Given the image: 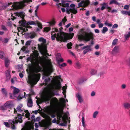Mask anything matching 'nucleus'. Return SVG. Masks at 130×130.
<instances>
[{
	"instance_id": "nucleus-1",
	"label": "nucleus",
	"mask_w": 130,
	"mask_h": 130,
	"mask_svg": "<svg viewBox=\"0 0 130 130\" xmlns=\"http://www.w3.org/2000/svg\"><path fill=\"white\" fill-rule=\"evenodd\" d=\"M39 41L42 43L41 45L38 44L39 51L43 55V57L39 56L37 52H33V54L30 56L27 59V61H29L31 63V66L32 68L33 72H31L28 74V82L32 86L36 84L39 80L40 75L35 73L39 72L41 70V67L39 65L40 64L44 69V75L42 79L45 78L44 85H47V87L46 91H55L56 89H59L61 86L60 83L56 84H52L51 83L52 81L48 76L53 71L52 66L50 60L48 59L46 56H49L47 53L46 47L45 44L46 40L44 38L41 37Z\"/></svg>"
},
{
	"instance_id": "nucleus-2",
	"label": "nucleus",
	"mask_w": 130,
	"mask_h": 130,
	"mask_svg": "<svg viewBox=\"0 0 130 130\" xmlns=\"http://www.w3.org/2000/svg\"><path fill=\"white\" fill-rule=\"evenodd\" d=\"M50 104L54 108L49 106L45 107L44 111L46 113H44L42 115V117L45 119L43 122L44 126L48 127L52 124L51 119L48 115L51 116L52 118H55L57 115V120L59 122L62 121L64 122L60 125L62 126H66V120L68 119V112L64 113L63 109L61 110L59 109V101L56 98H53L51 99Z\"/></svg>"
},
{
	"instance_id": "nucleus-3",
	"label": "nucleus",
	"mask_w": 130,
	"mask_h": 130,
	"mask_svg": "<svg viewBox=\"0 0 130 130\" xmlns=\"http://www.w3.org/2000/svg\"><path fill=\"white\" fill-rule=\"evenodd\" d=\"M51 39L53 40L56 38L58 40H61L65 41L69 39L72 38L74 35L73 33L68 34L64 32H59L57 29L54 28L52 29Z\"/></svg>"
},
{
	"instance_id": "nucleus-4",
	"label": "nucleus",
	"mask_w": 130,
	"mask_h": 130,
	"mask_svg": "<svg viewBox=\"0 0 130 130\" xmlns=\"http://www.w3.org/2000/svg\"><path fill=\"white\" fill-rule=\"evenodd\" d=\"M14 14L16 16H18L20 17L22 19L21 21H20L19 23L20 24V26H23L24 27H26V24L32 25L35 24L36 23L32 21H29L26 22L25 20H24V17L25 16V13L22 12H20L19 13H15ZM21 29L23 30L24 32H26L28 31V29L26 28H21Z\"/></svg>"
},
{
	"instance_id": "nucleus-5",
	"label": "nucleus",
	"mask_w": 130,
	"mask_h": 130,
	"mask_svg": "<svg viewBox=\"0 0 130 130\" xmlns=\"http://www.w3.org/2000/svg\"><path fill=\"white\" fill-rule=\"evenodd\" d=\"M94 34L91 32H88L82 29L79 31L77 35L78 39L80 40H84L88 41L93 38Z\"/></svg>"
},
{
	"instance_id": "nucleus-6",
	"label": "nucleus",
	"mask_w": 130,
	"mask_h": 130,
	"mask_svg": "<svg viewBox=\"0 0 130 130\" xmlns=\"http://www.w3.org/2000/svg\"><path fill=\"white\" fill-rule=\"evenodd\" d=\"M23 105L22 104H20L18 105L16 108L17 110L15 108H14V113H17V111L20 112L22 114V116H25L26 118H28V120H29L30 118H29L30 116V113L27 110H25L22 108Z\"/></svg>"
},
{
	"instance_id": "nucleus-7",
	"label": "nucleus",
	"mask_w": 130,
	"mask_h": 130,
	"mask_svg": "<svg viewBox=\"0 0 130 130\" xmlns=\"http://www.w3.org/2000/svg\"><path fill=\"white\" fill-rule=\"evenodd\" d=\"M12 8L11 9L16 10L21 8L22 7V4L20 2H15L13 4L11 3H6L4 4L3 7V8L4 9L6 7H8L10 5Z\"/></svg>"
},
{
	"instance_id": "nucleus-8",
	"label": "nucleus",
	"mask_w": 130,
	"mask_h": 130,
	"mask_svg": "<svg viewBox=\"0 0 130 130\" xmlns=\"http://www.w3.org/2000/svg\"><path fill=\"white\" fill-rule=\"evenodd\" d=\"M8 122H6L4 123V124L7 127H11L12 129L13 130L15 129L16 127L14 125L17 123V121L15 120H8Z\"/></svg>"
},
{
	"instance_id": "nucleus-9",
	"label": "nucleus",
	"mask_w": 130,
	"mask_h": 130,
	"mask_svg": "<svg viewBox=\"0 0 130 130\" xmlns=\"http://www.w3.org/2000/svg\"><path fill=\"white\" fill-rule=\"evenodd\" d=\"M34 123H32L30 122H28L25 124L24 130H31V129H34Z\"/></svg>"
},
{
	"instance_id": "nucleus-10",
	"label": "nucleus",
	"mask_w": 130,
	"mask_h": 130,
	"mask_svg": "<svg viewBox=\"0 0 130 130\" xmlns=\"http://www.w3.org/2000/svg\"><path fill=\"white\" fill-rule=\"evenodd\" d=\"M92 45H87L83 47L82 48L83 50H84L83 52V54H85L87 53L90 51L92 50Z\"/></svg>"
},
{
	"instance_id": "nucleus-11",
	"label": "nucleus",
	"mask_w": 130,
	"mask_h": 130,
	"mask_svg": "<svg viewBox=\"0 0 130 130\" xmlns=\"http://www.w3.org/2000/svg\"><path fill=\"white\" fill-rule=\"evenodd\" d=\"M10 105L9 101L7 102L3 106H1L0 107V109L4 111L6 110Z\"/></svg>"
},
{
	"instance_id": "nucleus-12",
	"label": "nucleus",
	"mask_w": 130,
	"mask_h": 130,
	"mask_svg": "<svg viewBox=\"0 0 130 130\" xmlns=\"http://www.w3.org/2000/svg\"><path fill=\"white\" fill-rule=\"evenodd\" d=\"M89 4V2L84 1H82L80 3L78 4V7H85L88 6Z\"/></svg>"
},
{
	"instance_id": "nucleus-13",
	"label": "nucleus",
	"mask_w": 130,
	"mask_h": 130,
	"mask_svg": "<svg viewBox=\"0 0 130 130\" xmlns=\"http://www.w3.org/2000/svg\"><path fill=\"white\" fill-rule=\"evenodd\" d=\"M70 6L72 8L70 9V11L74 14H76L77 12V11L74 8L75 7V5L73 4H71Z\"/></svg>"
},
{
	"instance_id": "nucleus-14",
	"label": "nucleus",
	"mask_w": 130,
	"mask_h": 130,
	"mask_svg": "<svg viewBox=\"0 0 130 130\" xmlns=\"http://www.w3.org/2000/svg\"><path fill=\"white\" fill-rule=\"evenodd\" d=\"M22 114H19V115L16 118H15L14 119H13L14 120H15L16 121H17V124L18 122L20 123H21L22 122V117L21 116Z\"/></svg>"
},
{
	"instance_id": "nucleus-15",
	"label": "nucleus",
	"mask_w": 130,
	"mask_h": 130,
	"mask_svg": "<svg viewBox=\"0 0 130 130\" xmlns=\"http://www.w3.org/2000/svg\"><path fill=\"white\" fill-rule=\"evenodd\" d=\"M27 105L28 107H31L32 106V101L31 98L29 97L27 99Z\"/></svg>"
},
{
	"instance_id": "nucleus-16",
	"label": "nucleus",
	"mask_w": 130,
	"mask_h": 130,
	"mask_svg": "<svg viewBox=\"0 0 130 130\" xmlns=\"http://www.w3.org/2000/svg\"><path fill=\"white\" fill-rule=\"evenodd\" d=\"M6 80H9L11 77L10 72L9 70H7L5 72Z\"/></svg>"
},
{
	"instance_id": "nucleus-17",
	"label": "nucleus",
	"mask_w": 130,
	"mask_h": 130,
	"mask_svg": "<svg viewBox=\"0 0 130 130\" xmlns=\"http://www.w3.org/2000/svg\"><path fill=\"white\" fill-rule=\"evenodd\" d=\"M11 88L13 89V94L14 95H16L20 91L19 89L13 86H11Z\"/></svg>"
},
{
	"instance_id": "nucleus-18",
	"label": "nucleus",
	"mask_w": 130,
	"mask_h": 130,
	"mask_svg": "<svg viewBox=\"0 0 130 130\" xmlns=\"http://www.w3.org/2000/svg\"><path fill=\"white\" fill-rule=\"evenodd\" d=\"M65 1H62V3H59L58 5V7H60L59 6H62L63 7H68L69 6V4L68 3L65 4Z\"/></svg>"
},
{
	"instance_id": "nucleus-19",
	"label": "nucleus",
	"mask_w": 130,
	"mask_h": 130,
	"mask_svg": "<svg viewBox=\"0 0 130 130\" xmlns=\"http://www.w3.org/2000/svg\"><path fill=\"white\" fill-rule=\"evenodd\" d=\"M76 96L79 102L81 103L83 101L82 98L81 94L79 93H77L76 94Z\"/></svg>"
},
{
	"instance_id": "nucleus-20",
	"label": "nucleus",
	"mask_w": 130,
	"mask_h": 130,
	"mask_svg": "<svg viewBox=\"0 0 130 130\" xmlns=\"http://www.w3.org/2000/svg\"><path fill=\"white\" fill-rule=\"evenodd\" d=\"M102 6L101 7V10H103L105 9H107V7H108V5L107 3H103L102 4H101Z\"/></svg>"
},
{
	"instance_id": "nucleus-21",
	"label": "nucleus",
	"mask_w": 130,
	"mask_h": 130,
	"mask_svg": "<svg viewBox=\"0 0 130 130\" xmlns=\"http://www.w3.org/2000/svg\"><path fill=\"white\" fill-rule=\"evenodd\" d=\"M5 67H8L10 63V61L7 58L5 59Z\"/></svg>"
},
{
	"instance_id": "nucleus-22",
	"label": "nucleus",
	"mask_w": 130,
	"mask_h": 130,
	"mask_svg": "<svg viewBox=\"0 0 130 130\" xmlns=\"http://www.w3.org/2000/svg\"><path fill=\"white\" fill-rule=\"evenodd\" d=\"M119 50V47L116 46L112 50V53H117Z\"/></svg>"
},
{
	"instance_id": "nucleus-23",
	"label": "nucleus",
	"mask_w": 130,
	"mask_h": 130,
	"mask_svg": "<svg viewBox=\"0 0 130 130\" xmlns=\"http://www.w3.org/2000/svg\"><path fill=\"white\" fill-rule=\"evenodd\" d=\"M121 13L123 14L128 15L129 16H130V11H126L123 10L121 11Z\"/></svg>"
},
{
	"instance_id": "nucleus-24",
	"label": "nucleus",
	"mask_w": 130,
	"mask_h": 130,
	"mask_svg": "<svg viewBox=\"0 0 130 130\" xmlns=\"http://www.w3.org/2000/svg\"><path fill=\"white\" fill-rule=\"evenodd\" d=\"M21 50L23 51V52L25 53H27L29 52V51L28 50L27 47L25 46H23L21 48Z\"/></svg>"
},
{
	"instance_id": "nucleus-25",
	"label": "nucleus",
	"mask_w": 130,
	"mask_h": 130,
	"mask_svg": "<svg viewBox=\"0 0 130 130\" xmlns=\"http://www.w3.org/2000/svg\"><path fill=\"white\" fill-rule=\"evenodd\" d=\"M108 28L106 27H103L102 29L101 30L102 33L103 34H105L108 31Z\"/></svg>"
},
{
	"instance_id": "nucleus-26",
	"label": "nucleus",
	"mask_w": 130,
	"mask_h": 130,
	"mask_svg": "<svg viewBox=\"0 0 130 130\" xmlns=\"http://www.w3.org/2000/svg\"><path fill=\"white\" fill-rule=\"evenodd\" d=\"M75 67L76 68L80 69L81 67V64L79 62H77L75 63Z\"/></svg>"
},
{
	"instance_id": "nucleus-27",
	"label": "nucleus",
	"mask_w": 130,
	"mask_h": 130,
	"mask_svg": "<svg viewBox=\"0 0 130 130\" xmlns=\"http://www.w3.org/2000/svg\"><path fill=\"white\" fill-rule=\"evenodd\" d=\"M5 54L4 52L0 51V58L2 59H4Z\"/></svg>"
},
{
	"instance_id": "nucleus-28",
	"label": "nucleus",
	"mask_w": 130,
	"mask_h": 130,
	"mask_svg": "<svg viewBox=\"0 0 130 130\" xmlns=\"http://www.w3.org/2000/svg\"><path fill=\"white\" fill-rule=\"evenodd\" d=\"M47 23L49 24V25L52 26L55 25L56 22L54 20H53L50 22H47Z\"/></svg>"
},
{
	"instance_id": "nucleus-29",
	"label": "nucleus",
	"mask_w": 130,
	"mask_h": 130,
	"mask_svg": "<svg viewBox=\"0 0 130 130\" xmlns=\"http://www.w3.org/2000/svg\"><path fill=\"white\" fill-rule=\"evenodd\" d=\"M51 29V27H45L44 28V31L48 32Z\"/></svg>"
},
{
	"instance_id": "nucleus-30",
	"label": "nucleus",
	"mask_w": 130,
	"mask_h": 130,
	"mask_svg": "<svg viewBox=\"0 0 130 130\" xmlns=\"http://www.w3.org/2000/svg\"><path fill=\"white\" fill-rule=\"evenodd\" d=\"M60 102L63 103H65L66 102H68V101L67 100H65L63 98H61L60 99Z\"/></svg>"
},
{
	"instance_id": "nucleus-31",
	"label": "nucleus",
	"mask_w": 130,
	"mask_h": 130,
	"mask_svg": "<svg viewBox=\"0 0 130 130\" xmlns=\"http://www.w3.org/2000/svg\"><path fill=\"white\" fill-rule=\"evenodd\" d=\"M124 107L127 109H128L130 107L129 104L128 103H125L124 104Z\"/></svg>"
},
{
	"instance_id": "nucleus-32",
	"label": "nucleus",
	"mask_w": 130,
	"mask_h": 130,
	"mask_svg": "<svg viewBox=\"0 0 130 130\" xmlns=\"http://www.w3.org/2000/svg\"><path fill=\"white\" fill-rule=\"evenodd\" d=\"M67 21V20L65 18V17L62 20V21L61 22L58 24L59 26H61L63 23L64 25V23Z\"/></svg>"
},
{
	"instance_id": "nucleus-33",
	"label": "nucleus",
	"mask_w": 130,
	"mask_h": 130,
	"mask_svg": "<svg viewBox=\"0 0 130 130\" xmlns=\"http://www.w3.org/2000/svg\"><path fill=\"white\" fill-rule=\"evenodd\" d=\"M24 95L22 96H21V95L20 94V95L17 97V99L18 100H20L21 99L24 98H25V95L26 94L25 92H24Z\"/></svg>"
},
{
	"instance_id": "nucleus-34",
	"label": "nucleus",
	"mask_w": 130,
	"mask_h": 130,
	"mask_svg": "<svg viewBox=\"0 0 130 130\" xmlns=\"http://www.w3.org/2000/svg\"><path fill=\"white\" fill-rule=\"evenodd\" d=\"M98 113L99 112L98 111H95L93 113V118H96V116L98 114Z\"/></svg>"
},
{
	"instance_id": "nucleus-35",
	"label": "nucleus",
	"mask_w": 130,
	"mask_h": 130,
	"mask_svg": "<svg viewBox=\"0 0 130 130\" xmlns=\"http://www.w3.org/2000/svg\"><path fill=\"white\" fill-rule=\"evenodd\" d=\"M96 73V71L94 69H92L90 72V73L92 75L95 74Z\"/></svg>"
},
{
	"instance_id": "nucleus-36",
	"label": "nucleus",
	"mask_w": 130,
	"mask_h": 130,
	"mask_svg": "<svg viewBox=\"0 0 130 130\" xmlns=\"http://www.w3.org/2000/svg\"><path fill=\"white\" fill-rule=\"evenodd\" d=\"M1 91L3 94L6 95L7 94V91L6 89L4 88H2L1 89Z\"/></svg>"
},
{
	"instance_id": "nucleus-37",
	"label": "nucleus",
	"mask_w": 130,
	"mask_h": 130,
	"mask_svg": "<svg viewBox=\"0 0 130 130\" xmlns=\"http://www.w3.org/2000/svg\"><path fill=\"white\" fill-rule=\"evenodd\" d=\"M57 60L58 62V64H59V63H60L63 62L64 61L63 59L61 58H60L59 59L58 58Z\"/></svg>"
},
{
	"instance_id": "nucleus-38",
	"label": "nucleus",
	"mask_w": 130,
	"mask_h": 130,
	"mask_svg": "<svg viewBox=\"0 0 130 130\" xmlns=\"http://www.w3.org/2000/svg\"><path fill=\"white\" fill-rule=\"evenodd\" d=\"M125 38L126 40H127L130 37V32H129L128 34L124 35Z\"/></svg>"
},
{
	"instance_id": "nucleus-39",
	"label": "nucleus",
	"mask_w": 130,
	"mask_h": 130,
	"mask_svg": "<svg viewBox=\"0 0 130 130\" xmlns=\"http://www.w3.org/2000/svg\"><path fill=\"white\" fill-rule=\"evenodd\" d=\"M9 40V39L7 38H4L2 40V41L5 43H7Z\"/></svg>"
},
{
	"instance_id": "nucleus-40",
	"label": "nucleus",
	"mask_w": 130,
	"mask_h": 130,
	"mask_svg": "<svg viewBox=\"0 0 130 130\" xmlns=\"http://www.w3.org/2000/svg\"><path fill=\"white\" fill-rule=\"evenodd\" d=\"M67 86H63L62 87V90L63 91L62 93L64 95V93H66V89H67Z\"/></svg>"
},
{
	"instance_id": "nucleus-41",
	"label": "nucleus",
	"mask_w": 130,
	"mask_h": 130,
	"mask_svg": "<svg viewBox=\"0 0 130 130\" xmlns=\"http://www.w3.org/2000/svg\"><path fill=\"white\" fill-rule=\"evenodd\" d=\"M59 67L60 68H61V67H64L66 66L67 64L65 63H63L62 64H60V63H59V64H58Z\"/></svg>"
},
{
	"instance_id": "nucleus-42",
	"label": "nucleus",
	"mask_w": 130,
	"mask_h": 130,
	"mask_svg": "<svg viewBox=\"0 0 130 130\" xmlns=\"http://www.w3.org/2000/svg\"><path fill=\"white\" fill-rule=\"evenodd\" d=\"M82 123L83 126L84 127H85V119L83 117H82Z\"/></svg>"
},
{
	"instance_id": "nucleus-43",
	"label": "nucleus",
	"mask_w": 130,
	"mask_h": 130,
	"mask_svg": "<svg viewBox=\"0 0 130 130\" xmlns=\"http://www.w3.org/2000/svg\"><path fill=\"white\" fill-rule=\"evenodd\" d=\"M72 46V43L71 42L68 43L67 44V46L69 49H71V46Z\"/></svg>"
},
{
	"instance_id": "nucleus-44",
	"label": "nucleus",
	"mask_w": 130,
	"mask_h": 130,
	"mask_svg": "<svg viewBox=\"0 0 130 130\" xmlns=\"http://www.w3.org/2000/svg\"><path fill=\"white\" fill-rule=\"evenodd\" d=\"M104 24L106 25L109 27H111L112 26V24L108 23L107 21L105 22L104 23Z\"/></svg>"
},
{
	"instance_id": "nucleus-45",
	"label": "nucleus",
	"mask_w": 130,
	"mask_h": 130,
	"mask_svg": "<svg viewBox=\"0 0 130 130\" xmlns=\"http://www.w3.org/2000/svg\"><path fill=\"white\" fill-rule=\"evenodd\" d=\"M38 27L41 29L42 28V24L39 22H37V23Z\"/></svg>"
},
{
	"instance_id": "nucleus-46",
	"label": "nucleus",
	"mask_w": 130,
	"mask_h": 130,
	"mask_svg": "<svg viewBox=\"0 0 130 130\" xmlns=\"http://www.w3.org/2000/svg\"><path fill=\"white\" fill-rule=\"evenodd\" d=\"M36 35V34L35 33H33L30 34L29 35V36L30 38H34Z\"/></svg>"
},
{
	"instance_id": "nucleus-47",
	"label": "nucleus",
	"mask_w": 130,
	"mask_h": 130,
	"mask_svg": "<svg viewBox=\"0 0 130 130\" xmlns=\"http://www.w3.org/2000/svg\"><path fill=\"white\" fill-rule=\"evenodd\" d=\"M17 80L16 78L14 77L11 78V82L12 83L14 84L15 81Z\"/></svg>"
},
{
	"instance_id": "nucleus-48",
	"label": "nucleus",
	"mask_w": 130,
	"mask_h": 130,
	"mask_svg": "<svg viewBox=\"0 0 130 130\" xmlns=\"http://www.w3.org/2000/svg\"><path fill=\"white\" fill-rule=\"evenodd\" d=\"M129 6L128 5H126L124 6V9L127 10H129Z\"/></svg>"
},
{
	"instance_id": "nucleus-49",
	"label": "nucleus",
	"mask_w": 130,
	"mask_h": 130,
	"mask_svg": "<svg viewBox=\"0 0 130 130\" xmlns=\"http://www.w3.org/2000/svg\"><path fill=\"white\" fill-rule=\"evenodd\" d=\"M118 41V39H115L113 41L112 44L113 45H115Z\"/></svg>"
},
{
	"instance_id": "nucleus-50",
	"label": "nucleus",
	"mask_w": 130,
	"mask_h": 130,
	"mask_svg": "<svg viewBox=\"0 0 130 130\" xmlns=\"http://www.w3.org/2000/svg\"><path fill=\"white\" fill-rule=\"evenodd\" d=\"M117 2L115 0H112L110 2V4H111L113 3L116 4Z\"/></svg>"
},
{
	"instance_id": "nucleus-51",
	"label": "nucleus",
	"mask_w": 130,
	"mask_h": 130,
	"mask_svg": "<svg viewBox=\"0 0 130 130\" xmlns=\"http://www.w3.org/2000/svg\"><path fill=\"white\" fill-rule=\"evenodd\" d=\"M61 58V55L60 53H58L57 55L56 56V59L57 60V59L58 58L59 59L60 58Z\"/></svg>"
},
{
	"instance_id": "nucleus-52",
	"label": "nucleus",
	"mask_w": 130,
	"mask_h": 130,
	"mask_svg": "<svg viewBox=\"0 0 130 130\" xmlns=\"http://www.w3.org/2000/svg\"><path fill=\"white\" fill-rule=\"evenodd\" d=\"M34 10V8L33 7L29 9V12L31 13Z\"/></svg>"
},
{
	"instance_id": "nucleus-53",
	"label": "nucleus",
	"mask_w": 130,
	"mask_h": 130,
	"mask_svg": "<svg viewBox=\"0 0 130 130\" xmlns=\"http://www.w3.org/2000/svg\"><path fill=\"white\" fill-rule=\"evenodd\" d=\"M98 26L99 28H101L103 27V23H101L98 24Z\"/></svg>"
},
{
	"instance_id": "nucleus-54",
	"label": "nucleus",
	"mask_w": 130,
	"mask_h": 130,
	"mask_svg": "<svg viewBox=\"0 0 130 130\" xmlns=\"http://www.w3.org/2000/svg\"><path fill=\"white\" fill-rule=\"evenodd\" d=\"M118 27V25L117 24H115L113 26L112 28H117Z\"/></svg>"
},
{
	"instance_id": "nucleus-55",
	"label": "nucleus",
	"mask_w": 130,
	"mask_h": 130,
	"mask_svg": "<svg viewBox=\"0 0 130 130\" xmlns=\"http://www.w3.org/2000/svg\"><path fill=\"white\" fill-rule=\"evenodd\" d=\"M15 95H14L13 94H10V98L12 99H14V97L15 96Z\"/></svg>"
},
{
	"instance_id": "nucleus-56",
	"label": "nucleus",
	"mask_w": 130,
	"mask_h": 130,
	"mask_svg": "<svg viewBox=\"0 0 130 130\" xmlns=\"http://www.w3.org/2000/svg\"><path fill=\"white\" fill-rule=\"evenodd\" d=\"M101 19H98L96 21V23L98 24L101 22Z\"/></svg>"
},
{
	"instance_id": "nucleus-57",
	"label": "nucleus",
	"mask_w": 130,
	"mask_h": 130,
	"mask_svg": "<svg viewBox=\"0 0 130 130\" xmlns=\"http://www.w3.org/2000/svg\"><path fill=\"white\" fill-rule=\"evenodd\" d=\"M31 43L30 41H27L26 43V45H30Z\"/></svg>"
},
{
	"instance_id": "nucleus-58",
	"label": "nucleus",
	"mask_w": 130,
	"mask_h": 130,
	"mask_svg": "<svg viewBox=\"0 0 130 130\" xmlns=\"http://www.w3.org/2000/svg\"><path fill=\"white\" fill-rule=\"evenodd\" d=\"M107 9H108V12H109L111 11V8L110 7H109L108 6V7H107Z\"/></svg>"
},
{
	"instance_id": "nucleus-59",
	"label": "nucleus",
	"mask_w": 130,
	"mask_h": 130,
	"mask_svg": "<svg viewBox=\"0 0 130 130\" xmlns=\"http://www.w3.org/2000/svg\"><path fill=\"white\" fill-rule=\"evenodd\" d=\"M126 86L125 84H123L122 85L121 87L122 88V89H124L126 87Z\"/></svg>"
},
{
	"instance_id": "nucleus-60",
	"label": "nucleus",
	"mask_w": 130,
	"mask_h": 130,
	"mask_svg": "<svg viewBox=\"0 0 130 130\" xmlns=\"http://www.w3.org/2000/svg\"><path fill=\"white\" fill-rule=\"evenodd\" d=\"M91 95L92 96H94L95 95V92L94 91H92L91 93Z\"/></svg>"
},
{
	"instance_id": "nucleus-61",
	"label": "nucleus",
	"mask_w": 130,
	"mask_h": 130,
	"mask_svg": "<svg viewBox=\"0 0 130 130\" xmlns=\"http://www.w3.org/2000/svg\"><path fill=\"white\" fill-rule=\"evenodd\" d=\"M95 32L96 33H99L100 32L99 30L98 29H95L94 30Z\"/></svg>"
},
{
	"instance_id": "nucleus-62",
	"label": "nucleus",
	"mask_w": 130,
	"mask_h": 130,
	"mask_svg": "<svg viewBox=\"0 0 130 130\" xmlns=\"http://www.w3.org/2000/svg\"><path fill=\"white\" fill-rule=\"evenodd\" d=\"M57 121L56 119V118H55L54 119L52 120V122L53 123H56Z\"/></svg>"
},
{
	"instance_id": "nucleus-63",
	"label": "nucleus",
	"mask_w": 130,
	"mask_h": 130,
	"mask_svg": "<svg viewBox=\"0 0 130 130\" xmlns=\"http://www.w3.org/2000/svg\"><path fill=\"white\" fill-rule=\"evenodd\" d=\"M96 26L94 24H92L91 25V27L92 28H94Z\"/></svg>"
},
{
	"instance_id": "nucleus-64",
	"label": "nucleus",
	"mask_w": 130,
	"mask_h": 130,
	"mask_svg": "<svg viewBox=\"0 0 130 130\" xmlns=\"http://www.w3.org/2000/svg\"><path fill=\"white\" fill-rule=\"evenodd\" d=\"M35 127L36 128H38L39 127V125L37 123H35Z\"/></svg>"
}]
</instances>
